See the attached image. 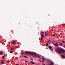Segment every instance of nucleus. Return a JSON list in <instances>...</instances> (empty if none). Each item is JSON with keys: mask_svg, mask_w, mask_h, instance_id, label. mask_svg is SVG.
<instances>
[{"mask_svg": "<svg viewBox=\"0 0 65 65\" xmlns=\"http://www.w3.org/2000/svg\"><path fill=\"white\" fill-rule=\"evenodd\" d=\"M2 58H3V59H4V56H3Z\"/></svg>", "mask_w": 65, "mask_h": 65, "instance_id": "obj_29", "label": "nucleus"}, {"mask_svg": "<svg viewBox=\"0 0 65 65\" xmlns=\"http://www.w3.org/2000/svg\"><path fill=\"white\" fill-rule=\"evenodd\" d=\"M42 59L43 61H45V58L44 57L42 58Z\"/></svg>", "mask_w": 65, "mask_h": 65, "instance_id": "obj_11", "label": "nucleus"}, {"mask_svg": "<svg viewBox=\"0 0 65 65\" xmlns=\"http://www.w3.org/2000/svg\"><path fill=\"white\" fill-rule=\"evenodd\" d=\"M62 42H63V43H65V42L64 41H62Z\"/></svg>", "mask_w": 65, "mask_h": 65, "instance_id": "obj_26", "label": "nucleus"}, {"mask_svg": "<svg viewBox=\"0 0 65 65\" xmlns=\"http://www.w3.org/2000/svg\"><path fill=\"white\" fill-rule=\"evenodd\" d=\"M43 65H45V64H44V63H43Z\"/></svg>", "mask_w": 65, "mask_h": 65, "instance_id": "obj_32", "label": "nucleus"}, {"mask_svg": "<svg viewBox=\"0 0 65 65\" xmlns=\"http://www.w3.org/2000/svg\"><path fill=\"white\" fill-rule=\"evenodd\" d=\"M50 41V40H49L48 41V42H49Z\"/></svg>", "mask_w": 65, "mask_h": 65, "instance_id": "obj_34", "label": "nucleus"}, {"mask_svg": "<svg viewBox=\"0 0 65 65\" xmlns=\"http://www.w3.org/2000/svg\"><path fill=\"white\" fill-rule=\"evenodd\" d=\"M3 54V53H2V52H0V55H2Z\"/></svg>", "mask_w": 65, "mask_h": 65, "instance_id": "obj_12", "label": "nucleus"}, {"mask_svg": "<svg viewBox=\"0 0 65 65\" xmlns=\"http://www.w3.org/2000/svg\"><path fill=\"white\" fill-rule=\"evenodd\" d=\"M45 33V36H47V34H48V33H47V31H45L44 32Z\"/></svg>", "mask_w": 65, "mask_h": 65, "instance_id": "obj_6", "label": "nucleus"}, {"mask_svg": "<svg viewBox=\"0 0 65 65\" xmlns=\"http://www.w3.org/2000/svg\"><path fill=\"white\" fill-rule=\"evenodd\" d=\"M1 63L2 64H3L5 63V62L3 61H2L1 62Z\"/></svg>", "mask_w": 65, "mask_h": 65, "instance_id": "obj_14", "label": "nucleus"}, {"mask_svg": "<svg viewBox=\"0 0 65 65\" xmlns=\"http://www.w3.org/2000/svg\"><path fill=\"white\" fill-rule=\"evenodd\" d=\"M11 51H13V48H11Z\"/></svg>", "mask_w": 65, "mask_h": 65, "instance_id": "obj_18", "label": "nucleus"}, {"mask_svg": "<svg viewBox=\"0 0 65 65\" xmlns=\"http://www.w3.org/2000/svg\"><path fill=\"white\" fill-rule=\"evenodd\" d=\"M62 26H64V25H65V24H62Z\"/></svg>", "mask_w": 65, "mask_h": 65, "instance_id": "obj_27", "label": "nucleus"}, {"mask_svg": "<svg viewBox=\"0 0 65 65\" xmlns=\"http://www.w3.org/2000/svg\"><path fill=\"white\" fill-rule=\"evenodd\" d=\"M41 40H43V38L42 37H41Z\"/></svg>", "mask_w": 65, "mask_h": 65, "instance_id": "obj_22", "label": "nucleus"}, {"mask_svg": "<svg viewBox=\"0 0 65 65\" xmlns=\"http://www.w3.org/2000/svg\"><path fill=\"white\" fill-rule=\"evenodd\" d=\"M15 46L16 47V48H18V46Z\"/></svg>", "mask_w": 65, "mask_h": 65, "instance_id": "obj_24", "label": "nucleus"}, {"mask_svg": "<svg viewBox=\"0 0 65 65\" xmlns=\"http://www.w3.org/2000/svg\"><path fill=\"white\" fill-rule=\"evenodd\" d=\"M31 52H30L26 51L25 52V54L27 55L28 54L29 55H31Z\"/></svg>", "mask_w": 65, "mask_h": 65, "instance_id": "obj_2", "label": "nucleus"}, {"mask_svg": "<svg viewBox=\"0 0 65 65\" xmlns=\"http://www.w3.org/2000/svg\"><path fill=\"white\" fill-rule=\"evenodd\" d=\"M41 62H43V63H44V61H41Z\"/></svg>", "mask_w": 65, "mask_h": 65, "instance_id": "obj_30", "label": "nucleus"}, {"mask_svg": "<svg viewBox=\"0 0 65 65\" xmlns=\"http://www.w3.org/2000/svg\"><path fill=\"white\" fill-rule=\"evenodd\" d=\"M41 35H44V32H43L42 31L41 32Z\"/></svg>", "mask_w": 65, "mask_h": 65, "instance_id": "obj_8", "label": "nucleus"}, {"mask_svg": "<svg viewBox=\"0 0 65 65\" xmlns=\"http://www.w3.org/2000/svg\"><path fill=\"white\" fill-rule=\"evenodd\" d=\"M16 65H19V64H16Z\"/></svg>", "mask_w": 65, "mask_h": 65, "instance_id": "obj_33", "label": "nucleus"}, {"mask_svg": "<svg viewBox=\"0 0 65 65\" xmlns=\"http://www.w3.org/2000/svg\"><path fill=\"white\" fill-rule=\"evenodd\" d=\"M46 46H48V43H47L46 44Z\"/></svg>", "mask_w": 65, "mask_h": 65, "instance_id": "obj_16", "label": "nucleus"}, {"mask_svg": "<svg viewBox=\"0 0 65 65\" xmlns=\"http://www.w3.org/2000/svg\"><path fill=\"white\" fill-rule=\"evenodd\" d=\"M10 54H12V51H10Z\"/></svg>", "mask_w": 65, "mask_h": 65, "instance_id": "obj_19", "label": "nucleus"}, {"mask_svg": "<svg viewBox=\"0 0 65 65\" xmlns=\"http://www.w3.org/2000/svg\"><path fill=\"white\" fill-rule=\"evenodd\" d=\"M61 57H63V58H65V56H64L63 55H61Z\"/></svg>", "mask_w": 65, "mask_h": 65, "instance_id": "obj_13", "label": "nucleus"}, {"mask_svg": "<svg viewBox=\"0 0 65 65\" xmlns=\"http://www.w3.org/2000/svg\"><path fill=\"white\" fill-rule=\"evenodd\" d=\"M37 54L35 53L34 52H31V54L30 55H31V56H36Z\"/></svg>", "mask_w": 65, "mask_h": 65, "instance_id": "obj_3", "label": "nucleus"}, {"mask_svg": "<svg viewBox=\"0 0 65 65\" xmlns=\"http://www.w3.org/2000/svg\"><path fill=\"white\" fill-rule=\"evenodd\" d=\"M48 65H54V62H51L50 63H49L48 64Z\"/></svg>", "mask_w": 65, "mask_h": 65, "instance_id": "obj_4", "label": "nucleus"}, {"mask_svg": "<svg viewBox=\"0 0 65 65\" xmlns=\"http://www.w3.org/2000/svg\"><path fill=\"white\" fill-rule=\"evenodd\" d=\"M30 64H31V63H32L33 64H35V63H34V62H33V61H32L30 62Z\"/></svg>", "mask_w": 65, "mask_h": 65, "instance_id": "obj_9", "label": "nucleus"}, {"mask_svg": "<svg viewBox=\"0 0 65 65\" xmlns=\"http://www.w3.org/2000/svg\"><path fill=\"white\" fill-rule=\"evenodd\" d=\"M55 36V34L53 35V36Z\"/></svg>", "mask_w": 65, "mask_h": 65, "instance_id": "obj_28", "label": "nucleus"}, {"mask_svg": "<svg viewBox=\"0 0 65 65\" xmlns=\"http://www.w3.org/2000/svg\"><path fill=\"white\" fill-rule=\"evenodd\" d=\"M26 65H28V64H26Z\"/></svg>", "mask_w": 65, "mask_h": 65, "instance_id": "obj_36", "label": "nucleus"}, {"mask_svg": "<svg viewBox=\"0 0 65 65\" xmlns=\"http://www.w3.org/2000/svg\"><path fill=\"white\" fill-rule=\"evenodd\" d=\"M54 46H58V44L57 43H56L54 44Z\"/></svg>", "mask_w": 65, "mask_h": 65, "instance_id": "obj_7", "label": "nucleus"}, {"mask_svg": "<svg viewBox=\"0 0 65 65\" xmlns=\"http://www.w3.org/2000/svg\"><path fill=\"white\" fill-rule=\"evenodd\" d=\"M41 37H44V35H41Z\"/></svg>", "mask_w": 65, "mask_h": 65, "instance_id": "obj_15", "label": "nucleus"}, {"mask_svg": "<svg viewBox=\"0 0 65 65\" xmlns=\"http://www.w3.org/2000/svg\"><path fill=\"white\" fill-rule=\"evenodd\" d=\"M60 45H61V46H62V43H61L59 44Z\"/></svg>", "mask_w": 65, "mask_h": 65, "instance_id": "obj_21", "label": "nucleus"}, {"mask_svg": "<svg viewBox=\"0 0 65 65\" xmlns=\"http://www.w3.org/2000/svg\"><path fill=\"white\" fill-rule=\"evenodd\" d=\"M12 44L14 45L15 44V43H16V42H15V41H12Z\"/></svg>", "mask_w": 65, "mask_h": 65, "instance_id": "obj_5", "label": "nucleus"}, {"mask_svg": "<svg viewBox=\"0 0 65 65\" xmlns=\"http://www.w3.org/2000/svg\"><path fill=\"white\" fill-rule=\"evenodd\" d=\"M25 62H26V63H28V61H25Z\"/></svg>", "mask_w": 65, "mask_h": 65, "instance_id": "obj_31", "label": "nucleus"}, {"mask_svg": "<svg viewBox=\"0 0 65 65\" xmlns=\"http://www.w3.org/2000/svg\"><path fill=\"white\" fill-rule=\"evenodd\" d=\"M57 51L60 54H64L65 52L64 50H62L59 48H58L57 49Z\"/></svg>", "mask_w": 65, "mask_h": 65, "instance_id": "obj_1", "label": "nucleus"}, {"mask_svg": "<svg viewBox=\"0 0 65 65\" xmlns=\"http://www.w3.org/2000/svg\"><path fill=\"white\" fill-rule=\"evenodd\" d=\"M21 54L22 55H24V53H21Z\"/></svg>", "mask_w": 65, "mask_h": 65, "instance_id": "obj_20", "label": "nucleus"}, {"mask_svg": "<svg viewBox=\"0 0 65 65\" xmlns=\"http://www.w3.org/2000/svg\"><path fill=\"white\" fill-rule=\"evenodd\" d=\"M49 47L50 48V49H51V48H52V47L51 46H50Z\"/></svg>", "mask_w": 65, "mask_h": 65, "instance_id": "obj_17", "label": "nucleus"}, {"mask_svg": "<svg viewBox=\"0 0 65 65\" xmlns=\"http://www.w3.org/2000/svg\"><path fill=\"white\" fill-rule=\"evenodd\" d=\"M8 63H10V61L9 60H8Z\"/></svg>", "mask_w": 65, "mask_h": 65, "instance_id": "obj_25", "label": "nucleus"}, {"mask_svg": "<svg viewBox=\"0 0 65 65\" xmlns=\"http://www.w3.org/2000/svg\"><path fill=\"white\" fill-rule=\"evenodd\" d=\"M24 57H25V58H28V57L26 56H24Z\"/></svg>", "mask_w": 65, "mask_h": 65, "instance_id": "obj_23", "label": "nucleus"}, {"mask_svg": "<svg viewBox=\"0 0 65 65\" xmlns=\"http://www.w3.org/2000/svg\"><path fill=\"white\" fill-rule=\"evenodd\" d=\"M20 58H21V57H22V56H20Z\"/></svg>", "mask_w": 65, "mask_h": 65, "instance_id": "obj_35", "label": "nucleus"}, {"mask_svg": "<svg viewBox=\"0 0 65 65\" xmlns=\"http://www.w3.org/2000/svg\"><path fill=\"white\" fill-rule=\"evenodd\" d=\"M37 57H38V58H40V56L39 55H38V54H37V55L36 56Z\"/></svg>", "mask_w": 65, "mask_h": 65, "instance_id": "obj_10", "label": "nucleus"}]
</instances>
